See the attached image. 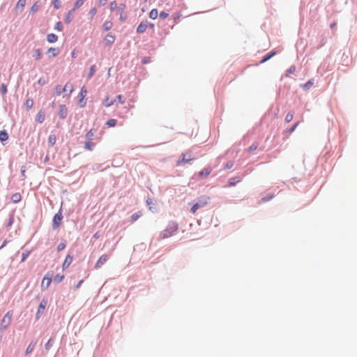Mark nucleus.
Wrapping results in <instances>:
<instances>
[{
	"label": "nucleus",
	"instance_id": "obj_1",
	"mask_svg": "<svg viewBox=\"0 0 357 357\" xmlns=\"http://www.w3.org/2000/svg\"><path fill=\"white\" fill-rule=\"evenodd\" d=\"M209 199V197L207 196L200 197L198 202L195 204L191 208V212L195 214L199 208L205 206L208 204Z\"/></svg>",
	"mask_w": 357,
	"mask_h": 357
},
{
	"label": "nucleus",
	"instance_id": "obj_2",
	"mask_svg": "<svg viewBox=\"0 0 357 357\" xmlns=\"http://www.w3.org/2000/svg\"><path fill=\"white\" fill-rule=\"evenodd\" d=\"M194 160V157L192 155V152L191 151H188L185 153H183L181 155V158L177 161L176 165L179 166L182 164H185L190 161Z\"/></svg>",
	"mask_w": 357,
	"mask_h": 357
},
{
	"label": "nucleus",
	"instance_id": "obj_3",
	"mask_svg": "<svg viewBox=\"0 0 357 357\" xmlns=\"http://www.w3.org/2000/svg\"><path fill=\"white\" fill-rule=\"evenodd\" d=\"M177 229L178 225L173 222L169 225L168 227L161 233V235L162 236L163 238H168L172 236L177 231Z\"/></svg>",
	"mask_w": 357,
	"mask_h": 357
},
{
	"label": "nucleus",
	"instance_id": "obj_4",
	"mask_svg": "<svg viewBox=\"0 0 357 357\" xmlns=\"http://www.w3.org/2000/svg\"><path fill=\"white\" fill-rule=\"evenodd\" d=\"M47 305V300L43 298L40 301V304L38 305V310H37V312H36V319H38L41 317V315L43 314L44 310H45Z\"/></svg>",
	"mask_w": 357,
	"mask_h": 357
},
{
	"label": "nucleus",
	"instance_id": "obj_5",
	"mask_svg": "<svg viewBox=\"0 0 357 357\" xmlns=\"http://www.w3.org/2000/svg\"><path fill=\"white\" fill-rule=\"evenodd\" d=\"M52 274H50V275H46L43 278V279L42 280V283H41V288L43 289H47L50 287V285L52 282Z\"/></svg>",
	"mask_w": 357,
	"mask_h": 357
},
{
	"label": "nucleus",
	"instance_id": "obj_6",
	"mask_svg": "<svg viewBox=\"0 0 357 357\" xmlns=\"http://www.w3.org/2000/svg\"><path fill=\"white\" fill-rule=\"evenodd\" d=\"M13 315V311H8L2 319V323L4 324L3 329H5L10 324L12 317Z\"/></svg>",
	"mask_w": 357,
	"mask_h": 357
},
{
	"label": "nucleus",
	"instance_id": "obj_7",
	"mask_svg": "<svg viewBox=\"0 0 357 357\" xmlns=\"http://www.w3.org/2000/svg\"><path fill=\"white\" fill-rule=\"evenodd\" d=\"M63 219V215L61 211H59L57 213L55 214L54 219H53V227L54 228H58L61 222V220Z\"/></svg>",
	"mask_w": 357,
	"mask_h": 357
},
{
	"label": "nucleus",
	"instance_id": "obj_8",
	"mask_svg": "<svg viewBox=\"0 0 357 357\" xmlns=\"http://www.w3.org/2000/svg\"><path fill=\"white\" fill-rule=\"evenodd\" d=\"M125 8H126V4L121 3V4H120V6L118 7V9H117V11L120 15V20L121 22H123L127 19V14L126 12H124Z\"/></svg>",
	"mask_w": 357,
	"mask_h": 357
},
{
	"label": "nucleus",
	"instance_id": "obj_9",
	"mask_svg": "<svg viewBox=\"0 0 357 357\" xmlns=\"http://www.w3.org/2000/svg\"><path fill=\"white\" fill-rule=\"evenodd\" d=\"M109 257L107 255H101L99 259H98V261H96V264H95V268H100L102 265H104L106 261L108 260Z\"/></svg>",
	"mask_w": 357,
	"mask_h": 357
},
{
	"label": "nucleus",
	"instance_id": "obj_10",
	"mask_svg": "<svg viewBox=\"0 0 357 357\" xmlns=\"http://www.w3.org/2000/svg\"><path fill=\"white\" fill-rule=\"evenodd\" d=\"M86 93H87V91H86V88L84 86H83L81 89L80 93H79V96H80L79 103L81 105V107H84L86 105V101H84V99L85 98Z\"/></svg>",
	"mask_w": 357,
	"mask_h": 357
},
{
	"label": "nucleus",
	"instance_id": "obj_11",
	"mask_svg": "<svg viewBox=\"0 0 357 357\" xmlns=\"http://www.w3.org/2000/svg\"><path fill=\"white\" fill-rule=\"evenodd\" d=\"M73 259V257L70 255H68L63 263L62 268L63 270L68 268L71 264Z\"/></svg>",
	"mask_w": 357,
	"mask_h": 357
},
{
	"label": "nucleus",
	"instance_id": "obj_12",
	"mask_svg": "<svg viewBox=\"0 0 357 357\" xmlns=\"http://www.w3.org/2000/svg\"><path fill=\"white\" fill-rule=\"evenodd\" d=\"M147 22H142L140 24L137 28V32L138 33H142L146 31L148 27Z\"/></svg>",
	"mask_w": 357,
	"mask_h": 357
},
{
	"label": "nucleus",
	"instance_id": "obj_13",
	"mask_svg": "<svg viewBox=\"0 0 357 357\" xmlns=\"http://www.w3.org/2000/svg\"><path fill=\"white\" fill-rule=\"evenodd\" d=\"M211 171L212 169L210 167H206L199 172V176L201 178L207 177L211 174Z\"/></svg>",
	"mask_w": 357,
	"mask_h": 357
},
{
	"label": "nucleus",
	"instance_id": "obj_14",
	"mask_svg": "<svg viewBox=\"0 0 357 357\" xmlns=\"http://www.w3.org/2000/svg\"><path fill=\"white\" fill-rule=\"evenodd\" d=\"M115 37L112 33H107L105 38L106 45H112L114 43Z\"/></svg>",
	"mask_w": 357,
	"mask_h": 357
},
{
	"label": "nucleus",
	"instance_id": "obj_15",
	"mask_svg": "<svg viewBox=\"0 0 357 357\" xmlns=\"http://www.w3.org/2000/svg\"><path fill=\"white\" fill-rule=\"evenodd\" d=\"M47 40L50 43H54L58 40V36L54 33H49L47 36Z\"/></svg>",
	"mask_w": 357,
	"mask_h": 357
},
{
	"label": "nucleus",
	"instance_id": "obj_16",
	"mask_svg": "<svg viewBox=\"0 0 357 357\" xmlns=\"http://www.w3.org/2000/svg\"><path fill=\"white\" fill-rule=\"evenodd\" d=\"M74 90L73 85L70 83H66V85L63 87V92H68V94H70Z\"/></svg>",
	"mask_w": 357,
	"mask_h": 357
},
{
	"label": "nucleus",
	"instance_id": "obj_17",
	"mask_svg": "<svg viewBox=\"0 0 357 357\" xmlns=\"http://www.w3.org/2000/svg\"><path fill=\"white\" fill-rule=\"evenodd\" d=\"M22 196L20 193H15L11 197V200L13 203H18L21 201Z\"/></svg>",
	"mask_w": 357,
	"mask_h": 357
},
{
	"label": "nucleus",
	"instance_id": "obj_18",
	"mask_svg": "<svg viewBox=\"0 0 357 357\" xmlns=\"http://www.w3.org/2000/svg\"><path fill=\"white\" fill-rule=\"evenodd\" d=\"M56 137L54 135H51L48 137V144L50 146H52L55 144Z\"/></svg>",
	"mask_w": 357,
	"mask_h": 357
},
{
	"label": "nucleus",
	"instance_id": "obj_19",
	"mask_svg": "<svg viewBox=\"0 0 357 357\" xmlns=\"http://www.w3.org/2000/svg\"><path fill=\"white\" fill-rule=\"evenodd\" d=\"M26 5V0H18L16 3L15 8L22 10Z\"/></svg>",
	"mask_w": 357,
	"mask_h": 357
},
{
	"label": "nucleus",
	"instance_id": "obj_20",
	"mask_svg": "<svg viewBox=\"0 0 357 357\" xmlns=\"http://www.w3.org/2000/svg\"><path fill=\"white\" fill-rule=\"evenodd\" d=\"M113 23L111 21H105L103 24V29L105 31H109L112 28Z\"/></svg>",
	"mask_w": 357,
	"mask_h": 357
},
{
	"label": "nucleus",
	"instance_id": "obj_21",
	"mask_svg": "<svg viewBox=\"0 0 357 357\" xmlns=\"http://www.w3.org/2000/svg\"><path fill=\"white\" fill-rule=\"evenodd\" d=\"M158 16V12L157 9H152L149 13V17L152 20H155Z\"/></svg>",
	"mask_w": 357,
	"mask_h": 357
},
{
	"label": "nucleus",
	"instance_id": "obj_22",
	"mask_svg": "<svg viewBox=\"0 0 357 357\" xmlns=\"http://www.w3.org/2000/svg\"><path fill=\"white\" fill-rule=\"evenodd\" d=\"M241 179L238 177H233L229 178V185L233 186L236 185V183H239Z\"/></svg>",
	"mask_w": 357,
	"mask_h": 357
},
{
	"label": "nucleus",
	"instance_id": "obj_23",
	"mask_svg": "<svg viewBox=\"0 0 357 357\" xmlns=\"http://www.w3.org/2000/svg\"><path fill=\"white\" fill-rule=\"evenodd\" d=\"M33 56L34 57V59L36 60L40 59L42 57V52H41L40 50H39V49L35 50L33 52Z\"/></svg>",
	"mask_w": 357,
	"mask_h": 357
},
{
	"label": "nucleus",
	"instance_id": "obj_24",
	"mask_svg": "<svg viewBox=\"0 0 357 357\" xmlns=\"http://www.w3.org/2000/svg\"><path fill=\"white\" fill-rule=\"evenodd\" d=\"M142 215V212L139 211L137 213H135L134 214L132 215V216L130 217V221L131 222H134L135 221H136L138 218H139Z\"/></svg>",
	"mask_w": 357,
	"mask_h": 357
},
{
	"label": "nucleus",
	"instance_id": "obj_25",
	"mask_svg": "<svg viewBox=\"0 0 357 357\" xmlns=\"http://www.w3.org/2000/svg\"><path fill=\"white\" fill-rule=\"evenodd\" d=\"M314 84V81L313 79H311V80H309L307 82H306L305 84H304L303 86H302V88L307 91L308 90L310 87H312Z\"/></svg>",
	"mask_w": 357,
	"mask_h": 357
},
{
	"label": "nucleus",
	"instance_id": "obj_26",
	"mask_svg": "<svg viewBox=\"0 0 357 357\" xmlns=\"http://www.w3.org/2000/svg\"><path fill=\"white\" fill-rule=\"evenodd\" d=\"M296 66H290V67L287 69V72H286V76H287V77H289L291 74H294V73H295V72H296Z\"/></svg>",
	"mask_w": 357,
	"mask_h": 357
},
{
	"label": "nucleus",
	"instance_id": "obj_27",
	"mask_svg": "<svg viewBox=\"0 0 357 357\" xmlns=\"http://www.w3.org/2000/svg\"><path fill=\"white\" fill-rule=\"evenodd\" d=\"M60 117L65 119L66 117V108L65 105L60 106Z\"/></svg>",
	"mask_w": 357,
	"mask_h": 357
},
{
	"label": "nucleus",
	"instance_id": "obj_28",
	"mask_svg": "<svg viewBox=\"0 0 357 357\" xmlns=\"http://www.w3.org/2000/svg\"><path fill=\"white\" fill-rule=\"evenodd\" d=\"M59 50L54 47H50L47 50L48 54H51L52 56H56L59 54Z\"/></svg>",
	"mask_w": 357,
	"mask_h": 357
},
{
	"label": "nucleus",
	"instance_id": "obj_29",
	"mask_svg": "<svg viewBox=\"0 0 357 357\" xmlns=\"http://www.w3.org/2000/svg\"><path fill=\"white\" fill-rule=\"evenodd\" d=\"M94 146H95V143L91 142H86L84 144V148L89 151L93 150Z\"/></svg>",
	"mask_w": 357,
	"mask_h": 357
},
{
	"label": "nucleus",
	"instance_id": "obj_30",
	"mask_svg": "<svg viewBox=\"0 0 357 357\" xmlns=\"http://www.w3.org/2000/svg\"><path fill=\"white\" fill-rule=\"evenodd\" d=\"M84 0H77V1L75 3L73 10L75 11L77 8H79L80 6H82L84 3Z\"/></svg>",
	"mask_w": 357,
	"mask_h": 357
},
{
	"label": "nucleus",
	"instance_id": "obj_31",
	"mask_svg": "<svg viewBox=\"0 0 357 357\" xmlns=\"http://www.w3.org/2000/svg\"><path fill=\"white\" fill-rule=\"evenodd\" d=\"M8 139V135L6 131L0 132V140L4 142Z\"/></svg>",
	"mask_w": 357,
	"mask_h": 357
},
{
	"label": "nucleus",
	"instance_id": "obj_32",
	"mask_svg": "<svg viewBox=\"0 0 357 357\" xmlns=\"http://www.w3.org/2000/svg\"><path fill=\"white\" fill-rule=\"evenodd\" d=\"M104 103H105V105L108 107H110L111 105H112L114 103V100L110 99L109 97H107L104 100Z\"/></svg>",
	"mask_w": 357,
	"mask_h": 357
},
{
	"label": "nucleus",
	"instance_id": "obj_33",
	"mask_svg": "<svg viewBox=\"0 0 357 357\" xmlns=\"http://www.w3.org/2000/svg\"><path fill=\"white\" fill-rule=\"evenodd\" d=\"M45 120V115L43 112L40 111L37 114V121L39 123H43Z\"/></svg>",
	"mask_w": 357,
	"mask_h": 357
},
{
	"label": "nucleus",
	"instance_id": "obj_34",
	"mask_svg": "<svg viewBox=\"0 0 357 357\" xmlns=\"http://www.w3.org/2000/svg\"><path fill=\"white\" fill-rule=\"evenodd\" d=\"M97 13V10L96 8H92L89 11L88 15L89 16L90 19H93V17L96 15Z\"/></svg>",
	"mask_w": 357,
	"mask_h": 357
},
{
	"label": "nucleus",
	"instance_id": "obj_35",
	"mask_svg": "<svg viewBox=\"0 0 357 357\" xmlns=\"http://www.w3.org/2000/svg\"><path fill=\"white\" fill-rule=\"evenodd\" d=\"M63 278L64 276L63 275L56 274L54 278V281L55 282L59 283L63 280Z\"/></svg>",
	"mask_w": 357,
	"mask_h": 357
},
{
	"label": "nucleus",
	"instance_id": "obj_36",
	"mask_svg": "<svg viewBox=\"0 0 357 357\" xmlns=\"http://www.w3.org/2000/svg\"><path fill=\"white\" fill-rule=\"evenodd\" d=\"M293 118H294V113L290 112L287 114V116L285 117V121L287 123H289L292 121Z\"/></svg>",
	"mask_w": 357,
	"mask_h": 357
},
{
	"label": "nucleus",
	"instance_id": "obj_37",
	"mask_svg": "<svg viewBox=\"0 0 357 357\" xmlns=\"http://www.w3.org/2000/svg\"><path fill=\"white\" fill-rule=\"evenodd\" d=\"M106 124L109 126V127H114L116 126V119H109L107 122H106Z\"/></svg>",
	"mask_w": 357,
	"mask_h": 357
},
{
	"label": "nucleus",
	"instance_id": "obj_38",
	"mask_svg": "<svg viewBox=\"0 0 357 357\" xmlns=\"http://www.w3.org/2000/svg\"><path fill=\"white\" fill-rule=\"evenodd\" d=\"M94 135V131L93 129H91L90 130H89L86 134V139H88L89 140H91L93 139V137Z\"/></svg>",
	"mask_w": 357,
	"mask_h": 357
},
{
	"label": "nucleus",
	"instance_id": "obj_39",
	"mask_svg": "<svg viewBox=\"0 0 357 357\" xmlns=\"http://www.w3.org/2000/svg\"><path fill=\"white\" fill-rule=\"evenodd\" d=\"M25 105L28 109H31L33 105V101L32 99L29 98L25 102Z\"/></svg>",
	"mask_w": 357,
	"mask_h": 357
},
{
	"label": "nucleus",
	"instance_id": "obj_40",
	"mask_svg": "<svg viewBox=\"0 0 357 357\" xmlns=\"http://www.w3.org/2000/svg\"><path fill=\"white\" fill-rule=\"evenodd\" d=\"M73 12H74V10H70L67 13V15H66V22L67 24H69L71 22V16H72V14H73Z\"/></svg>",
	"mask_w": 357,
	"mask_h": 357
},
{
	"label": "nucleus",
	"instance_id": "obj_41",
	"mask_svg": "<svg viewBox=\"0 0 357 357\" xmlns=\"http://www.w3.org/2000/svg\"><path fill=\"white\" fill-rule=\"evenodd\" d=\"M52 3L55 9H59L61 7L60 0H53Z\"/></svg>",
	"mask_w": 357,
	"mask_h": 357
},
{
	"label": "nucleus",
	"instance_id": "obj_42",
	"mask_svg": "<svg viewBox=\"0 0 357 357\" xmlns=\"http://www.w3.org/2000/svg\"><path fill=\"white\" fill-rule=\"evenodd\" d=\"M0 92H1L3 95H5V94L7 93V87H6V84H2L0 86Z\"/></svg>",
	"mask_w": 357,
	"mask_h": 357
},
{
	"label": "nucleus",
	"instance_id": "obj_43",
	"mask_svg": "<svg viewBox=\"0 0 357 357\" xmlns=\"http://www.w3.org/2000/svg\"><path fill=\"white\" fill-rule=\"evenodd\" d=\"M55 91H56V93L57 96H59L61 94V93H63V88H61V86L60 85H57L55 87Z\"/></svg>",
	"mask_w": 357,
	"mask_h": 357
},
{
	"label": "nucleus",
	"instance_id": "obj_44",
	"mask_svg": "<svg viewBox=\"0 0 357 357\" xmlns=\"http://www.w3.org/2000/svg\"><path fill=\"white\" fill-rule=\"evenodd\" d=\"M109 7H110V10H114L115 9H118L117 8V3L116 1H113L110 3L109 4Z\"/></svg>",
	"mask_w": 357,
	"mask_h": 357
},
{
	"label": "nucleus",
	"instance_id": "obj_45",
	"mask_svg": "<svg viewBox=\"0 0 357 357\" xmlns=\"http://www.w3.org/2000/svg\"><path fill=\"white\" fill-rule=\"evenodd\" d=\"M38 8H39V6H38V3L36 2V3H33V5L31 6V10L32 13H36L38 11Z\"/></svg>",
	"mask_w": 357,
	"mask_h": 357
},
{
	"label": "nucleus",
	"instance_id": "obj_46",
	"mask_svg": "<svg viewBox=\"0 0 357 357\" xmlns=\"http://www.w3.org/2000/svg\"><path fill=\"white\" fill-rule=\"evenodd\" d=\"M33 349H34V344H31H31L27 347V348H26V354H29V353L32 352V351H33Z\"/></svg>",
	"mask_w": 357,
	"mask_h": 357
},
{
	"label": "nucleus",
	"instance_id": "obj_47",
	"mask_svg": "<svg viewBox=\"0 0 357 357\" xmlns=\"http://www.w3.org/2000/svg\"><path fill=\"white\" fill-rule=\"evenodd\" d=\"M66 243L64 242H61L60 243L58 246H57V250L59 252V251H61L63 250L65 248H66Z\"/></svg>",
	"mask_w": 357,
	"mask_h": 357
},
{
	"label": "nucleus",
	"instance_id": "obj_48",
	"mask_svg": "<svg viewBox=\"0 0 357 357\" xmlns=\"http://www.w3.org/2000/svg\"><path fill=\"white\" fill-rule=\"evenodd\" d=\"M96 67L94 65L91 66L89 70V78H91L95 73Z\"/></svg>",
	"mask_w": 357,
	"mask_h": 357
},
{
	"label": "nucleus",
	"instance_id": "obj_49",
	"mask_svg": "<svg viewBox=\"0 0 357 357\" xmlns=\"http://www.w3.org/2000/svg\"><path fill=\"white\" fill-rule=\"evenodd\" d=\"M55 29H56L59 31H62L63 29V25L61 22H58L55 25Z\"/></svg>",
	"mask_w": 357,
	"mask_h": 357
},
{
	"label": "nucleus",
	"instance_id": "obj_50",
	"mask_svg": "<svg viewBox=\"0 0 357 357\" xmlns=\"http://www.w3.org/2000/svg\"><path fill=\"white\" fill-rule=\"evenodd\" d=\"M29 253H30L29 251H26V252L22 253V261H25V259L29 255Z\"/></svg>",
	"mask_w": 357,
	"mask_h": 357
},
{
	"label": "nucleus",
	"instance_id": "obj_51",
	"mask_svg": "<svg viewBox=\"0 0 357 357\" xmlns=\"http://www.w3.org/2000/svg\"><path fill=\"white\" fill-rule=\"evenodd\" d=\"M52 346V340L50 339L45 344V349L49 350Z\"/></svg>",
	"mask_w": 357,
	"mask_h": 357
},
{
	"label": "nucleus",
	"instance_id": "obj_52",
	"mask_svg": "<svg viewBox=\"0 0 357 357\" xmlns=\"http://www.w3.org/2000/svg\"><path fill=\"white\" fill-rule=\"evenodd\" d=\"M168 13H166V12H164V11H162L160 13V18L165 20L166 19L167 17H168Z\"/></svg>",
	"mask_w": 357,
	"mask_h": 357
},
{
	"label": "nucleus",
	"instance_id": "obj_53",
	"mask_svg": "<svg viewBox=\"0 0 357 357\" xmlns=\"http://www.w3.org/2000/svg\"><path fill=\"white\" fill-rule=\"evenodd\" d=\"M117 100L119 103L123 104L125 102L123 97L121 95L117 96Z\"/></svg>",
	"mask_w": 357,
	"mask_h": 357
},
{
	"label": "nucleus",
	"instance_id": "obj_54",
	"mask_svg": "<svg viewBox=\"0 0 357 357\" xmlns=\"http://www.w3.org/2000/svg\"><path fill=\"white\" fill-rule=\"evenodd\" d=\"M234 165V163L232 162H229L225 165V169H231Z\"/></svg>",
	"mask_w": 357,
	"mask_h": 357
},
{
	"label": "nucleus",
	"instance_id": "obj_55",
	"mask_svg": "<svg viewBox=\"0 0 357 357\" xmlns=\"http://www.w3.org/2000/svg\"><path fill=\"white\" fill-rule=\"evenodd\" d=\"M108 0H99L98 3L100 6H105L107 3Z\"/></svg>",
	"mask_w": 357,
	"mask_h": 357
},
{
	"label": "nucleus",
	"instance_id": "obj_56",
	"mask_svg": "<svg viewBox=\"0 0 357 357\" xmlns=\"http://www.w3.org/2000/svg\"><path fill=\"white\" fill-rule=\"evenodd\" d=\"M298 123H299L298 122H296V123L293 126V127L291 128L290 131H291V132L294 131V130L296 129V128L298 126Z\"/></svg>",
	"mask_w": 357,
	"mask_h": 357
},
{
	"label": "nucleus",
	"instance_id": "obj_57",
	"mask_svg": "<svg viewBox=\"0 0 357 357\" xmlns=\"http://www.w3.org/2000/svg\"><path fill=\"white\" fill-rule=\"evenodd\" d=\"M82 282H83V280H81L77 283V284L76 285L75 288H76V289H78V288L80 287V285L82 284Z\"/></svg>",
	"mask_w": 357,
	"mask_h": 357
},
{
	"label": "nucleus",
	"instance_id": "obj_58",
	"mask_svg": "<svg viewBox=\"0 0 357 357\" xmlns=\"http://www.w3.org/2000/svg\"><path fill=\"white\" fill-rule=\"evenodd\" d=\"M276 54L275 52H271V53H269V59L273 57L275 54Z\"/></svg>",
	"mask_w": 357,
	"mask_h": 357
},
{
	"label": "nucleus",
	"instance_id": "obj_59",
	"mask_svg": "<svg viewBox=\"0 0 357 357\" xmlns=\"http://www.w3.org/2000/svg\"><path fill=\"white\" fill-rule=\"evenodd\" d=\"M268 61V55H266V56H264L263 58V59L261 61V63H264L265 61Z\"/></svg>",
	"mask_w": 357,
	"mask_h": 357
},
{
	"label": "nucleus",
	"instance_id": "obj_60",
	"mask_svg": "<svg viewBox=\"0 0 357 357\" xmlns=\"http://www.w3.org/2000/svg\"><path fill=\"white\" fill-rule=\"evenodd\" d=\"M256 149H257V146H256L252 145V146H251L250 147V149H250V151H252V150H255Z\"/></svg>",
	"mask_w": 357,
	"mask_h": 357
},
{
	"label": "nucleus",
	"instance_id": "obj_61",
	"mask_svg": "<svg viewBox=\"0 0 357 357\" xmlns=\"http://www.w3.org/2000/svg\"><path fill=\"white\" fill-rule=\"evenodd\" d=\"M6 243H7V241L5 240L3 243V244L1 245V246L0 247V249L3 248L6 245Z\"/></svg>",
	"mask_w": 357,
	"mask_h": 357
},
{
	"label": "nucleus",
	"instance_id": "obj_62",
	"mask_svg": "<svg viewBox=\"0 0 357 357\" xmlns=\"http://www.w3.org/2000/svg\"><path fill=\"white\" fill-rule=\"evenodd\" d=\"M99 236H100V235H99L98 232H96V233L93 235V237H94L95 238H99Z\"/></svg>",
	"mask_w": 357,
	"mask_h": 357
},
{
	"label": "nucleus",
	"instance_id": "obj_63",
	"mask_svg": "<svg viewBox=\"0 0 357 357\" xmlns=\"http://www.w3.org/2000/svg\"><path fill=\"white\" fill-rule=\"evenodd\" d=\"M71 56L73 58H75V52H73L72 54H71Z\"/></svg>",
	"mask_w": 357,
	"mask_h": 357
},
{
	"label": "nucleus",
	"instance_id": "obj_64",
	"mask_svg": "<svg viewBox=\"0 0 357 357\" xmlns=\"http://www.w3.org/2000/svg\"><path fill=\"white\" fill-rule=\"evenodd\" d=\"M38 83H39L40 84H43L44 83V82H43L41 79H39V80H38Z\"/></svg>",
	"mask_w": 357,
	"mask_h": 357
}]
</instances>
